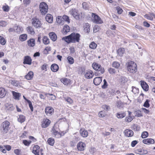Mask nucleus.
<instances>
[{
    "instance_id": "f257e3e1",
    "label": "nucleus",
    "mask_w": 155,
    "mask_h": 155,
    "mask_svg": "<svg viewBox=\"0 0 155 155\" xmlns=\"http://www.w3.org/2000/svg\"><path fill=\"white\" fill-rule=\"evenodd\" d=\"M80 36L79 33L73 32L69 35L63 37L62 39L68 44L75 43L79 42Z\"/></svg>"
},
{
    "instance_id": "f03ea898",
    "label": "nucleus",
    "mask_w": 155,
    "mask_h": 155,
    "mask_svg": "<svg viewBox=\"0 0 155 155\" xmlns=\"http://www.w3.org/2000/svg\"><path fill=\"white\" fill-rule=\"evenodd\" d=\"M136 64L133 61H130L128 63L127 69L128 71L131 73H134L137 71Z\"/></svg>"
},
{
    "instance_id": "7ed1b4c3",
    "label": "nucleus",
    "mask_w": 155,
    "mask_h": 155,
    "mask_svg": "<svg viewBox=\"0 0 155 155\" xmlns=\"http://www.w3.org/2000/svg\"><path fill=\"white\" fill-rule=\"evenodd\" d=\"M10 123L8 121L3 122L1 126V130L3 133H6L9 128Z\"/></svg>"
},
{
    "instance_id": "20e7f679",
    "label": "nucleus",
    "mask_w": 155,
    "mask_h": 155,
    "mask_svg": "<svg viewBox=\"0 0 155 155\" xmlns=\"http://www.w3.org/2000/svg\"><path fill=\"white\" fill-rule=\"evenodd\" d=\"M39 8L41 13L42 15H45L48 12V6L44 2H42L40 3L39 5Z\"/></svg>"
},
{
    "instance_id": "39448f33",
    "label": "nucleus",
    "mask_w": 155,
    "mask_h": 155,
    "mask_svg": "<svg viewBox=\"0 0 155 155\" xmlns=\"http://www.w3.org/2000/svg\"><path fill=\"white\" fill-rule=\"evenodd\" d=\"M69 14L73 16L76 20L80 19V14L77 9L72 8L70 10Z\"/></svg>"
},
{
    "instance_id": "423d86ee",
    "label": "nucleus",
    "mask_w": 155,
    "mask_h": 155,
    "mask_svg": "<svg viewBox=\"0 0 155 155\" xmlns=\"http://www.w3.org/2000/svg\"><path fill=\"white\" fill-rule=\"evenodd\" d=\"M93 68L95 71H99L101 74H103L104 72V69L100 64L98 63L94 62L92 64Z\"/></svg>"
},
{
    "instance_id": "0eeeda50",
    "label": "nucleus",
    "mask_w": 155,
    "mask_h": 155,
    "mask_svg": "<svg viewBox=\"0 0 155 155\" xmlns=\"http://www.w3.org/2000/svg\"><path fill=\"white\" fill-rule=\"evenodd\" d=\"M43 150L42 148L40 149L39 146L36 145L33 147L32 153L35 155H39V153L42 155V151Z\"/></svg>"
},
{
    "instance_id": "6e6552de",
    "label": "nucleus",
    "mask_w": 155,
    "mask_h": 155,
    "mask_svg": "<svg viewBox=\"0 0 155 155\" xmlns=\"http://www.w3.org/2000/svg\"><path fill=\"white\" fill-rule=\"evenodd\" d=\"M57 127L56 125H54L52 128V133L54 136L57 138H60L62 136L61 133L58 132L57 130Z\"/></svg>"
},
{
    "instance_id": "1a4fd4ad",
    "label": "nucleus",
    "mask_w": 155,
    "mask_h": 155,
    "mask_svg": "<svg viewBox=\"0 0 155 155\" xmlns=\"http://www.w3.org/2000/svg\"><path fill=\"white\" fill-rule=\"evenodd\" d=\"M32 24L36 28H40L41 26V23L38 19L34 18L32 19Z\"/></svg>"
},
{
    "instance_id": "9d476101",
    "label": "nucleus",
    "mask_w": 155,
    "mask_h": 155,
    "mask_svg": "<svg viewBox=\"0 0 155 155\" xmlns=\"http://www.w3.org/2000/svg\"><path fill=\"white\" fill-rule=\"evenodd\" d=\"M92 16L94 18V22L96 24H101L103 23V21L101 20L99 16L95 14L92 13Z\"/></svg>"
},
{
    "instance_id": "9b49d317",
    "label": "nucleus",
    "mask_w": 155,
    "mask_h": 155,
    "mask_svg": "<svg viewBox=\"0 0 155 155\" xmlns=\"http://www.w3.org/2000/svg\"><path fill=\"white\" fill-rule=\"evenodd\" d=\"M77 147L78 150L83 151L86 147V144L82 142H80L77 144Z\"/></svg>"
},
{
    "instance_id": "f8f14e48",
    "label": "nucleus",
    "mask_w": 155,
    "mask_h": 155,
    "mask_svg": "<svg viewBox=\"0 0 155 155\" xmlns=\"http://www.w3.org/2000/svg\"><path fill=\"white\" fill-rule=\"evenodd\" d=\"M31 58L29 56H26L24 57L23 63L31 65Z\"/></svg>"
},
{
    "instance_id": "ddd939ff",
    "label": "nucleus",
    "mask_w": 155,
    "mask_h": 155,
    "mask_svg": "<svg viewBox=\"0 0 155 155\" xmlns=\"http://www.w3.org/2000/svg\"><path fill=\"white\" fill-rule=\"evenodd\" d=\"M51 121L48 119H44L42 122L41 127H42L45 128L48 127L50 124Z\"/></svg>"
},
{
    "instance_id": "4468645a",
    "label": "nucleus",
    "mask_w": 155,
    "mask_h": 155,
    "mask_svg": "<svg viewBox=\"0 0 155 155\" xmlns=\"http://www.w3.org/2000/svg\"><path fill=\"white\" fill-rule=\"evenodd\" d=\"M125 135L127 137H130L133 136L134 135V132L130 129H126L124 131Z\"/></svg>"
},
{
    "instance_id": "2eb2a0df",
    "label": "nucleus",
    "mask_w": 155,
    "mask_h": 155,
    "mask_svg": "<svg viewBox=\"0 0 155 155\" xmlns=\"http://www.w3.org/2000/svg\"><path fill=\"white\" fill-rule=\"evenodd\" d=\"M54 109L53 108L50 107H46L45 109V113L48 116L51 115L52 113L53 112Z\"/></svg>"
},
{
    "instance_id": "dca6fc26",
    "label": "nucleus",
    "mask_w": 155,
    "mask_h": 155,
    "mask_svg": "<svg viewBox=\"0 0 155 155\" xmlns=\"http://www.w3.org/2000/svg\"><path fill=\"white\" fill-rule=\"evenodd\" d=\"M141 85L142 88L145 91H147L149 89L148 85L144 81H140Z\"/></svg>"
},
{
    "instance_id": "f3484780",
    "label": "nucleus",
    "mask_w": 155,
    "mask_h": 155,
    "mask_svg": "<svg viewBox=\"0 0 155 155\" xmlns=\"http://www.w3.org/2000/svg\"><path fill=\"white\" fill-rule=\"evenodd\" d=\"M102 77H97L95 78L94 79L93 82L94 84L96 85H99L102 81Z\"/></svg>"
},
{
    "instance_id": "a211bd4d",
    "label": "nucleus",
    "mask_w": 155,
    "mask_h": 155,
    "mask_svg": "<svg viewBox=\"0 0 155 155\" xmlns=\"http://www.w3.org/2000/svg\"><path fill=\"white\" fill-rule=\"evenodd\" d=\"M94 73L91 71H87L85 74V77L87 79H90L92 78L94 76Z\"/></svg>"
},
{
    "instance_id": "6ab92c4d",
    "label": "nucleus",
    "mask_w": 155,
    "mask_h": 155,
    "mask_svg": "<svg viewBox=\"0 0 155 155\" xmlns=\"http://www.w3.org/2000/svg\"><path fill=\"white\" fill-rule=\"evenodd\" d=\"M135 153L138 154L143 155L147 154L148 151L147 150L142 149H139L136 150Z\"/></svg>"
},
{
    "instance_id": "aec40b11",
    "label": "nucleus",
    "mask_w": 155,
    "mask_h": 155,
    "mask_svg": "<svg viewBox=\"0 0 155 155\" xmlns=\"http://www.w3.org/2000/svg\"><path fill=\"white\" fill-rule=\"evenodd\" d=\"M143 143L145 144H153L154 143V140L152 139H144L143 141Z\"/></svg>"
},
{
    "instance_id": "412c9836",
    "label": "nucleus",
    "mask_w": 155,
    "mask_h": 155,
    "mask_svg": "<svg viewBox=\"0 0 155 155\" xmlns=\"http://www.w3.org/2000/svg\"><path fill=\"white\" fill-rule=\"evenodd\" d=\"M81 135L83 137H87L88 135V133L87 130L84 129H81L80 130Z\"/></svg>"
},
{
    "instance_id": "4be33fe9",
    "label": "nucleus",
    "mask_w": 155,
    "mask_h": 155,
    "mask_svg": "<svg viewBox=\"0 0 155 155\" xmlns=\"http://www.w3.org/2000/svg\"><path fill=\"white\" fill-rule=\"evenodd\" d=\"M51 70L53 72H56L59 69V67L58 65L55 64H52L51 66Z\"/></svg>"
},
{
    "instance_id": "5701e85b",
    "label": "nucleus",
    "mask_w": 155,
    "mask_h": 155,
    "mask_svg": "<svg viewBox=\"0 0 155 155\" xmlns=\"http://www.w3.org/2000/svg\"><path fill=\"white\" fill-rule=\"evenodd\" d=\"M12 93L14 99L17 100H19V97L21 96V94L14 91H12Z\"/></svg>"
},
{
    "instance_id": "b1692460",
    "label": "nucleus",
    "mask_w": 155,
    "mask_h": 155,
    "mask_svg": "<svg viewBox=\"0 0 155 155\" xmlns=\"http://www.w3.org/2000/svg\"><path fill=\"white\" fill-rule=\"evenodd\" d=\"M49 35L50 38L53 41H55L57 40V36L54 32H50L49 33Z\"/></svg>"
},
{
    "instance_id": "393cba45",
    "label": "nucleus",
    "mask_w": 155,
    "mask_h": 155,
    "mask_svg": "<svg viewBox=\"0 0 155 155\" xmlns=\"http://www.w3.org/2000/svg\"><path fill=\"white\" fill-rule=\"evenodd\" d=\"M15 32L18 33H22L23 31V28L20 26H15Z\"/></svg>"
},
{
    "instance_id": "a878e982",
    "label": "nucleus",
    "mask_w": 155,
    "mask_h": 155,
    "mask_svg": "<svg viewBox=\"0 0 155 155\" xmlns=\"http://www.w3.org/2000/svg\"><path fill=\"white\" fill-rule=\"evenodd\" d=\"M83 27L84 28V31L87 33H88L90 32V26L88 23H85L84 24Z\"/></svg>"
},
{
    "instance_id": "bb28decb",
    "label": "nucleus",
    "mask_w": 155,
    "mask_h": 155,
    "mask_svg": "<svg viewBox=\"0 0 155 155\" xmlns=\"http://www.w3.org/2000/svg\"><path fill=\"white\" fill-rule=\"evenodd\" d=\"M45 19L49 23H51L52 22L53 20V18L52 15L50 14H48L46 17Z\"/></svg>"
},
{
    "instance_id": "cd10ccee",
    "label": "nucleus",
    "mask_w": 155,
    "mask_h": 155,
    "mask_svg": "<svg viewBox=\"0 0 155 155\" xmlns=\"http://www.w3.org/2000/svg\"><path fill=\"white\" fill-rule=\"evenodd\" d=\"M28 44L29 46L33 47L35 45V40L33 38H31L28 41Z\"/></svg>"
},
{
    "instance_id": "c85d7f7f",
    "label": "nucleus",
    "mask_w": 155,
    "mask_h": 155,
    "mask_svg": "<svg viewBox=\"0 0 155 155\" xmlns=\"http://www.w3.org/2000/svg\"><path fill=\"white\" fill-rule=\"evenodd\" d=\"M6 93V91L4 88H0V98L4 97L5 96Z\"/></svg>"
},
{
    "instance_id": "c756f323",
    "label": "nucleus",
    "mask_w": 155,
    "mask_h": 155,
    "mask_svg": "<svg viewBox=\"0 0 155 155\" xmlns=\"http://www.w3.org/2000/svg\"><path fill=\"white\" fill-rule=\"evenodd\" d=\"M26 30L29 34L31 35H34L35 34V32L34 31V29L31 27H28L26 28Z\"/></svg>"
},
{
    "instance_id": "7c9ffc66",
    "label": "nucleus",
    "mask_w": 155,
    "mask_h": 155,
    "mask_svg": "<svg viewBox=\"0 0 155 155\" xmlns=\"http://www.w3.org/2000/svg\"><path fill=\"white\" fill-rule=\"evenodd\" d=\"M33 72L32 71H30L28 73L27 75L25 76V78L27 80H31L33 77Z\"/></svg>"
},
{
    "instance_id": "2f4dec72",
    "label": "nucleus",
    "mask_w": 155,
    "mask_h": 155,
    "mask_svg": "<svg viewBox=\"0 0 155 155\" xmlns=\"http://www.w3.org/2000/svg\"><path fill=\"white\" fill-rule=\"evenodd\" d=\"M56 20L57 22L60 24H63L64 23V20L63 19L62 17L61 16H58L56 18Z\"/></svg>"
},
{
    "instance_id": "473e14b6",
    "label": "nucleus",
    "mask_w": 155,
    "mask_h": 155,
    "mask_svg": "<svg viewBox=\"0 0 155 155\" xmlns=\"http://www.w3.org/2000/svg\"><path fill=\"white\" fill-rule=\"evenodd\" d=\"M27 35L26 34L21 35L19 37V39L22 41H25L27 39Z\"/></svg>"
},
{
    "instance_id": "72a5a7b5",
    "label": "nucleus",
    "mask_w": 155,
    "mask_h": 155,
    "mask_svg": "<svg viewBox=\"0 0 155 155\" xmlns=\"http://www.w3.org/2000/svg\"><path fill=\"white\" fill-rule=\"evenodd\" d=\"M18 121L21 123L23 122L25 120V117L23 115H20L18 118Z\"/></svg>"
},
{
    "instance_id": "f704fd0d",
    "label": "nucleus",
    "mask_w": 155,
    "mask_h": 155,
    "mask_svg": "<svg viewBox=\"0 0 155 155\" xmlns=\"http://www.w3.org/2000/svg\"><path fill=\"white\" fill-rule=\"evenodd\" d=\"M124 48H120L117 51V53L120 56H122L123 54L124 53Z\"/></svg>"
},
{
    "instance_id": "c9c22d12",
    "label": "nucleus",
    "mask_w": 155,
    "mask_h": 155,
    "mask_svg": "<svg viewBox=\"0 0 155 155\" xmlns=\"http://www.w3.org/2000/svg\"><path fill=\"white\" fill-rule=\"evenodd\" d=\"M61 81L65 85H67L70 82V79L67 78L62 79L61 80Z\"/></svg>"
},
{
    "instance_id": "e433bc0d",
    "label": "nucleus",
    "mask_w": 155,
    "mask_h": 155,
    "mask_svg": "<svg viewBox=\"0 0 155 155\" xmlns=\"http://www.w3.org/2000/svg\"><path fill=\"white\" fill-rule=\"evenodd\" d=\"M70 30V28L69 26L67 25H65L64 26L63 28V31L65 34H66L67 32H69Z\"/></svg>"
},
{
    "instance_id": "4c0bfd02",
    "label": "nucleus",
    "mask_w": 155,
    "mask_h": 155,
    "mask_svg": "<svg viewBox=\"0 0 155 155\" xmlns=\"http://www.w3.org/2000/svg\"><path fill=\"white\" fill-rule=\"evenodd\" d=\"M126 116L125 113H118L117 115V117L118 118H122Z\"/></svg>"
},
{
    "instance_id": "58836bf2",
    "label": "nucleus",
    "mask_w": 155,
    "mask_h": 155,
    "mask_svg": "<svg viewBox=\"0 0 155 155\" xmlns=\"http://www.w3.org/2000/svg\"><path fill=\"white\" fill-rule=\"evenodd\" d=\"M48 143L51 146H53L54 143V139L51 138H50L48 139L47 141Z\"/></svg>"
},
{
    "instance_id": "ea45409f",
    "label": "nucleus",
    "mask_w": 155,
    "mask_h": 155,
    "mask_svg": "<svg viewBox=\"0 0 155 155\" xmlns=\"http://www.w3.org/2000/svg\"><path fill=\"white\" fill-rule=\"evenodd\" d=\"M64 100L70 104H72L73 103V100L70 97H63Z\"/></svg>"
},
{
    "instance_id": "a19ab883",
    "label": "nucleus",
    "mask_w": 155,
    "mask_h": 155,
    "mask_svg": "<svg viewBox=\"0 0 155 155\" xmlns=\"http://www.w3.org/2000/svg\"><path fill=\"white\" fill-rule=\"evenodd\" d=\"M42 40L43 42L45 44L47 45L49 43V40L46 36H44L42 39Z\"/></svg>"
},
{
    "instance_id": "79ce46f5",
    "label": "nucleus",
    "mask_w": 155,
    "mask_h": 155,
    "mask_svg": "<svg viewBox=\"0 0 155 155\" xmlns=\"http://www.w3.org/2000/svg\"><path fill=\"white\" fill-rule=\"evenodd\" d=\"M112 65L113 67L118 69L120 66V64L117 61H114L113 62Z\"/></svg>"
},
{
    "instance_id": "37998d69",
    "label": "nucleus",
    "mask_w": 155,
    "mask_h": 155,
    "mask_svg": "<svg viewBox=\"0 0 155 155\" xmlns=\"http://www.w3.org/2000/svg\"><path fill=\"white\" fill-rule=\"evenodd\" d=\"M97 46V44L94 42L93 41L90 44L89 47L91 49H94L96 48Z\"/></svg>"
},
{
    "instance_id": "c03bdc74",
    "label": "nucleus",
    "mask_w": 155,
    "mask_h": 155,
    "mask_svg": "<svg viewBox=\"0 0 155 155\" xmlns=\"http://www.w3.org/2000/svg\"><path fill=\"white\" fill-rule=\"evenodd\" d=\"M108 71L110 74H115L116 73V70L114 68H110L108 69Z\"/></svg>"
},
{
    "instance_id": "a18cd8bd",
    "label": "nucleus",
    "mask_w": 155,
    "mask_h": 155,
    "mask_svg": "<svg viewBox=\"0 0 155 155\" xmlns=\"http://www.w3.org/2000/svg\"><path fill=\"white\" fill-rule=\"evenodd\" d=\"M6 43V41L3 37L0 36V43L2 45H4Z\"/></svg>"
},
{
    "instance_id": "49530a36",
    "label": "nucleus",
    "mask_w": 155,
    "mask_h": 155,
    "mask_svg": "<svg viewBox=\"0 0 155 155\" xmlns=\"http://www.w3.org/2000/svg\"><path fill=\"white\" fill-rule=\"evenodd\" d=\"M67 60L68 62L70 64H73L74 63V60L73 58L72 57L70 56H69L67 58Z\"/></svg>"
},
{
    "instance_id": "de8ad7c7",
    "label": "nucleus",
    "mask_w": 155,
    "mask_h": 155,
    "mask_svg": "<svg viewBox=\"0 0 155 155\" xmlns=\"http://www.w3.org/2000/svg\"><path fill=\"white\" fill-rule=\"evenodd\" d=\"M107 113L104 110L100 111L98 114L99 116L101 117H103L105 116L106 115Z\"/></svg>"
},
{
    "instance_id": "09e8293b",
    "label": "nucleus",
    "mask_w": 155,
    "mask_h": 155,
    "mask_svg": "<svg viewBox=\"0 0 155 155\" xmlns=\"http://www.w3.org/2000/svg\"><path fill=\"white\" fill-rule=\"evenodd\" d=\"M135 113L136 116L137 117H140L143 116L141 113V111L140 110L136 111Z\"/></svg>"
},
{
    "instance_id": "8fccbe9b",
    "label": "nucleus",
    "mask_w": 155,
    "mask_h": 155,
    "mask_svg": "<svg viewBox=\"0 0 155 155\" xmlns=\"http://www.w3.org/2000/svg\"><path fill=\"white\" fill-rule=\"evenodd\" d=\"M48 65L46 63H44L41 66V69L42 70H44L45 71H47V68L48 67Z\"/></svg>"
},
{
    "instance_id": "3c124183",
    "label": "nucleus",
    "mask_w": 155,
    "mask_h": 155,
    "mask_svg": "<svg viewBox=\"0 0 155 155\" xmlns=\"http://www.w3.org/2000/svg\"><path fill=\"white\" fill-rule=\"evenodd\" d=\"M133 129L135 131H138L140 130V127L137 124H134L133 126Z\"/></svg>"
},
{
    "instance_id": "603ef678",
    "label": "nucleus",
    "mask_w": 155,
    "mask_h": 155,
    "mask_svg": "<svg viewBox=\"0 0 155 155\" xmlns=\"http://www.w3.org/2000/svg\"><path fill=\"white\" fill-rule=\"evenodd\" d=\"M62 18L64 20V21H65L68 23H70V19L68 16L67 15H64L63 16Z\"/></svg>"
},
{
    "instance_id": "864d4df0",
    "label": "nucleus",
    "mask_w": 155,
    "mask_h": 155,
    "mask_svg": "<svg viewBox=\"0 0 155 155\" xmlns=\"http://www.w3.org/2000/svg\"><path fill=\"white\" fill-rule=\"evenodd\" d=\"M150 101L148 99L143 104V106L147 108L149 107L150 106V105L149 103V102Z\"/></svg>"
},
{
    "instance_id": "5fc2aeb1",
    "label": "nucleus",
    "mask_w": 155,
    "mask_h": 155,
    "mask_svg": "<svg viewBox=\"0 0 155 155\" xmlns=\"http://www.w3.org/2000/svg\"><path fill=\"white\" fill-rule=\"evenodd\" d=\"M148 136V133L147 131H144L141 134V137L143 138H145L147 137Z\"/></svg>"
},
{
    "instance_id": "6e6d98bb",
    "label": "nucleus",
    "mask_w": 155,
    "mask_h": 155,
    "mask_svg": "<svg viewBox=\"0 0 155 155\" xmlns=\"http://www.w3.org/2000/svg\"><path fill=\"white\" fill-rule=\"evenodd\" d=\"M31 141H27L26 140H24L23 141V143L25 146H29L30 144L31 143Z\"/></svg>"
},
{
    "instance_id": "4d7b16f0",
    "label": "nucleus",
    "mask_w": 155,
    "mask_h": 155,
    "mask_svg": "<svg viewBox=\"0 0 155 155\" xmlns=\"http://www.w3.org/2000/svg\"><path fill=\"white\" fill-rule=\"evenodd\" d=\"M104 84L102 86V88L103 89H105L107 87L108 84L107 82L105 79L103 80Z\"/></svg>"
},
{
    "instance_id": "13d9d810",
    "label": "nucleus",
    "mask_w": 155,
    "mask_h": 155,
    "mask_svg": "<svg viewBox=\"0 0 155 155\" xmlns=\"http://www.w3.org/2000/svg\"><path fill=\"white\" fill-rule=\"evenodd\" d=\"M7 24V22L5 21L0 20V26L2 27H5Z\"/></svg>"
},
{
    "instance_id": "bf43d9fd",
    "label": "nucleus",
    "mask_w": 155,
    "mask_h": 155,
    "mask_svg": "<svg viewBox=\"0 0 155 155\" xmlns=\"http://www.w3.org/2000/svg\"><path fill=\"white\" fill-rule=\"evenodd\" d=\"M102 107L104 110L107 111L109 110L110 109V106L106 105H103Z\"/></svg>"
},
{
    "instance_id": "052dcab7",
    "label": "nucleus",
    "mask_w": 155,
    "mask_h": 155,
    "mask_svg": "<svg viewBox=\"0 0 155 155\" xmlns=\"http://www.w3.org/2000/svg\"><path fill=\"white\" fill-rule=\"evenodd\" d=\"M2 9L4 11L8 12L9 11V6L7 5L3 6L2 7Z\"/></svg>"
},
{
    "instance_id": "680f3d73",
    "label": "nucleus",
    "mask_w": 155,
    "mask_h": 155,
    "mask_svg": "<svg viewBox=\"0 0 155 155\" xmlns=\"http://www.w3.org/2000/svg\"><path fill=\"white\" fill-rule=\"evenodd\" d=\"M116 9L118 13L120 14L123 12V10L120 7L117 6L116 8Z\"/></svg>"
},
{
    "instance_id": "e2e57ef3",
    "label": "nucleus",
    "mask_w": 155,
    "mask_h": 155,
    "mask_svg": "<svg viewBox=\"0 0 155 155\" xmlns=\"http://www.w3.org/2000/svg\"><path fill=\"white\" fill-rule=\"evenodd\" d=\"M28 104L29 107L31 111H33V107L32 105L31 102L30 101H28Z\"/></svg>"
},
{
    "instance_id": "0e129e2a",
    "label": "nucleus",
    "mask_w": 155,
    "mask_h": 155,
    "mask_svg": "<svg viewBox=\"0 0 155 155\" xmlns=\"http://www.w3.org/2000/svg\"><path fill=\"white\" fill-rule=\"evenodd\" d=\"M14 153L16 155H21V150L18 149L15 150H14Z\"/></svg>"
},
{
    "instance_id": "69168bd1",
    "label": "nucleus",
    "mask_w": 155,
    "mask_h": 155,
    "mask_svg": "<svg viewBox=\"0 0 155 155\" xmlns=\"http://www.w3.org/2000/svg\"><path fill=\"white\" fill-rule=\"evenodd\" d=\"M144 17L147 19L150 20H153V17L149 15L148 14L145 15Z\"/></svg>"
},
{
    "instance_id": "338daca9",
    "label": "nucleus",
    "mask_w": 155,
    "mask_h": 155,
    "mask_svg": "<svg viewBox=\"0 0 155 155\" xmlns=\"http://www.w3.org/2000/svg\"><path fill=\"white\" fill-rule=\"evenodd\" d=\"M82 7L84 9L86 10L87 9L88 7V5L87 3L86 2H83L82 4Z\"/></svg>"
},
{
    "instance_id": "774afa93",
    "label": "nucleus",
    "mask_w": 155,
    "mask_h": 155,
    "mask_svg": "<svg viewBox=\"0 0 155 155\" xmlns=\"http://www.w3.org/2000/svg\"><path fill=\"white\" fill-rule=\"evenodd\" d=\"M12 84L15 86H18V81H12L11 82Z\"/></svg>"
}]
</instances>
